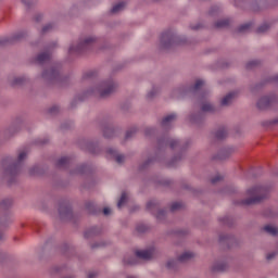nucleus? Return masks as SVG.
Masks as SVG:
<instances>
[{
    "label": "nucleus",
    "mask_w": 278,
    "mask_h": 278,
    "mask_svg": "<svg viewBox=\"0 0 278 278\" xmlns=\"http://www.w3.org/2000/svg\"><path fill=\"white\" fill-rule=\"evenodd\" d=\"M191 144L190 139H179L174 137H168V135H163L157 139L156 146V157H148L144 163L139 165V170H146L155 162L163 163L164 159L162 157L163 153L166 149H170V151H175L176 154L172 157L169 162H165V165L168 168H176L178 164L185 159L187 149H189Z\"/></svg>",
    "instance_id": "nucleus-1"
},
{
    "label": "nucleus",
    "mask_w": 278,
    "mask_h": 278,
    "mask_svg": "<svg viewBox=\"0 0 278 278\" xmlns=\"http://www.w3.org/2000/svg\"><path fill=\"white\" fill-rule=\"evenodd\" d=\"M29 154V150L27 148H23L17 150V156H5L2 159V163H0V168L2 169V176L8 180V184L12 186L16 182L18 175H21L24 166V162L26 161Z\"/></svg>",
    "instance_id": "nucleus-2"
},
{
    "label": "nucleus",
    "mask_w": 278,
    "mask_h": 278,
    "mask_svg": "<svg viewBox=\"0 0 278 278\" xmlns=\"http://www.w3.org/2000/svg\"><path fill=\"white\" fill-rule=\"evenodd\" d=\"M118 84L114 78H106L96 84L94 87L84 91L80 94H77L71 103V108L74 109L77 106L78 102H84L90 96L99 97L100 99H108L111 94L117 91Z\"/></svg>",
    "instance_id": "nucleus-3"
},
{
    "label": "nucleus",
    "mask_w": 278,
    "mask_h": 278,
    "mask_svg": "<svg viewBox=\"0 0 278 278\" xmlns=\"http://www.w3.org/2000/svg\"><path fill=\"white\" fill-rule=\"evenodd\" d=\"M247 193L251 198L238 201L237 205L250 206V205L260 204L262 201H264L265 199L268 198V195L270 193V187L257 185V186H254L253 188L249 189L247 191Z\"/></svg>",
    "instance_id": "nucleus-4"
},
{
    "label": "nucleus",
    "mask_w": 278,
    "mask_h": 278,
    "mask_svg": "<svg viewBox=\"0 0 278 278\" xmlns=\"http://www.w3.org/2000/svg\"><path fill=\"white\" fill-rule=\"evenodd\" d=\"M187 41L188 40L185 36H178L174 29L163 31L160 38L162 49H172L176 46H184L187 43Z\"/></svg>",
    "instance_id": "nucleus-5"
},
{
    "label": "nucleus",
    "mask_w": 278,
    "mask_h": 278,
    "mask_svg": "<svg viewBox=\"0 0 278 278\" xmlns=\"http://www.w3.org/2000/svg\"><path fill=\"white\" fill-rule=\"evenodd\" d=\"M42 79L50 85L65 87L68 84V76H62L59 65H52L49 70H45L41 74Z\"/></svg>",
    "instance_id": "nucleus-6"
},
{
    "label": "nucleus",
    "mask_w": 278,
    "mask_h": 278,
    "mask_svg": "<svg viewBox=\"0 0 278 278\" xmlns=\"http://www.w3.org/2000/svg\"><path fill=\"white\" fill-rule=\"evenodd\" d=\"M96 43H97L96 37L88 36V37L81 38L76 45L73 43L68 48V53L70 55H80V54L87 53L89 51H92Z\"/></svg>",
    "instance_id": "nucleus-7"
},
{
    "label": "nucleus",
    "mask_w": 278,
    "mask_h": 278,
    "mask_svg": "<svg viewBox=\"0 0 278 278\" xmlns=\"http://www.w3.org/2000/svg\"><path fill=\"white\" fill-rule=\"evenodd\" d=\"M204 86V80L198 79L193 86H182L173 90L172 98L182 99L186 96H197Z\"/></svg>",
    "instance_id": "nucleus-8"
},
{
    "label": "nucleus",
    "mask_w": 278,
    "mask_h": 278,
    "mask_svg": "<svg viewBox=\"0 0 278 278\" xmlns=\"http://www.w3.org/2000/svg\"><path fill=\"white\" fill-rule=\"evenodd\" d=\"M216 112L217 108L214 104L203 103L200 112L192 113L190 115V123L197 126H201L205 121V113L215 114Z\"/></svg>",
    "instance_id": "nucleus-9"
},
{
    "label": "nucleus",
    "mask_w": 278,
    "mask_h": 278,
    "mask_svg": "<svg viewBox=\"0 0 278 278\" xmlns=\"http://www.w3.org/2000/svg\"><path fill=\"white\" fill-rule=\"evenodd\" d=\"M13 200L11 198L2 199L0 202V226L8 227L12 223L10 207H12Z\"/></svg>",
    "instance_id": "nucleus-10"
},
{
    "label": "nucleus",
    "mask_w": 278,
    "mask_h": 278,
    "mask_svg": "<svg viewBox=\"0 0 278 278\" xmlns=\"http://www.w3.org/2000/svg\"><path fill=\"white\" fill-rule=\"evenodd\" d=\"M58 213L61 220L75 223V215L67 199L59 202Z\"/></svg>",
    "instance_id": "nucleus-11"
},
{
    "label": "nucleus",
    "mask_w": 278,
    "mask_h": 278,
    "mask_svg": "<svg viewBox=\"0 0 278 278\" xmlns=\"http://www.w3.org/2000/svg\"><path fill=\"white\" fill-rule=\"evenodd\" d=\"M160 206H161V204H160L159 200H150L146 205L147 211L152 213V215H155L157 220L162 222L165 219L166 211L160 210Z\"/></svg>",
    "instance_id": "nucleus-12"
},
{
    "label": "nucleus",
    "mask_w": 278,
    "mask_h": 278,
    "mask_svg": "<svg viewBox=\"0 0 278 278\" xmlns=\"http://www.w3.org/2000/svg\"><path fill=\"white\" fill-rule=\"evenodd\" d=\"M192 252H184L177 257V260H169L166 264V268L170 271H176L178 269V263H187L192 260Z\"/></svg>",
    "instance_id": "nucleus-13"
},
{
    "label": "nucleus",
    "mask_w": 278,
    "mask_h": 278,
    "mask_svg": "<svg viewBox=\"0 0 278 278\" xmlns=\"http://www.w3.org/2000/svg\"><path fill=\"white\" fill-rule=\"evenodd\" d=\"M26 37H27V33L25 30L17 31L11 37H2L0 38V47H7L10 45H14L16 42H21Z\"/></svg>",
    "instance_id": "nucleus-14"
},
{
    "label": "nucleus",
    "mask_w": 278,
    "mask_h": 278,
    "mask_svg": "<svg viewBox=\"0 0 278 278\" xmlns=\"http://www.w3.org/2000/svg\"><path fill=\"white\" fill-rule=\"evenodd\" d=\"M24 123H25V118L23 116H17L12 123V125L4 131V137L7 139H10L15 134L20 132Z\"/></svg>",
    "instance_id": "nucleus-15"
},
{
    "label": "nucleus",
    "mask_w": 278,
    "mask_h": 278,
    "mask_svg": "<svg viewBox=\"0 0 278 278\" xmlns=\"http://www.w3.org/2000/svg\"><path fill=\"white\" fill-rule=\"evenodd\" d=\"M56 47V42H52L49 45L45 51L40 52L36 58L35 62L36 64L42 65L46 64V62H50L52 59V50Z\"/></svg>",
    "instance_id": "nucleus-16"
},
{
    "label": "nucleus",
    "mask_w": 278,
    "mask_h": 278,
    "mask_svg": "<svg viewBox=\"0 0 278 278\" xmlns=\"http://www.w3.org/2000/svg\"><path fill=\"white\" fill-rule=\"evenodd\" d=\"M101 128H102L103 137L105 139H112L117 135V129L113 126V124L110 121L104 119L101 123Z\"/></svg>",
    "instance_id": "nucleus-17"
},
{
    "label": "nucleus",
    "mask_w": 278,
    "mask_h": 278,
    "mask_svg": "<svg viewBox=\"0 0 278 278\" xmlns=\"http://www.w3.org/2000/svg\"><path fill=\"white\" fill-rule=\"evenodd\" d=\"M276 101L277 97L275 94L265 96L258 100L256 106L258 110L265 111L271 108Z\"/></svg>",
    "instance_id": "nucleus-18"
},
{
    "label": "nucleus",
    "mask_w": 278,
    "mask_h": 278,
    "mask_svg": "<svg viewBox=\"0 0 278 278\" xmlns=\"http://www.w3.org/2000/svg\"><path fill=\"white\" fill-rule=\"evenodd\" d=\"M219 243L227 249L233 248L237 244V239L232 235H220Z\"/></svg>",
    "instance_id": "nucleus-19"
},
{
    "label": "nucleus",
    "mask_w": 278,
    "mask_h": 278,
    "mask_svg": "<svg viewBox=\"0 0 278 278\" xmlns=\"http://www.w3.org/2000/svg\"><path fill=\"white\" fill-rule=\"evenodd\" d=\"M92 173V165H87V163H84L83 165H78L75 169L71 170V175H89Z\"/></svg>",
    "instance_id": "nucleus-20"
},
{
    "label": "nucleus",
    "mask_w": 278,
    "mask_h": 278,
    "mask_svg": "<svg viewBox=\"0 0 278 278\" xmlns=\"http://www.w3.org/2000/svg\"><path fill=\"white\" fill-rule=\"evenodd\" d=\"M73 164V160L70 156H63L61 159H59L55 162V168L58 169H68Z\"/></svg>",
    "instance_id": "nucleus-21"
},
{
    "label": "nucleus",
    "mask_w": 278,
    "mask_h": 278,
    "mask_svg": "<svg viewBox=\"0 0 278 278\" xmlns=\"http://www.w3.org/2000/svg\"><path fill=\"white\" fill-rule=\"evenodd\" d=\"M106 154L109 157L114 159L117 164H123L125 162V155L119 154L116 149L109 148L106 149Z\"/></svg>",
    "instance_id": "nucleus-22"
},
{
    "label": "nucleus",
    "mask_w": 278,
    "mask_h": 278,
    "mask_svg": "<svg viewBox=\"0 0 278 278\" xmlns=\"http://www.w3.org/2000/svg\"><path fill=\"white\" fill-rule=\"evenodd\" d=\"M155 249L154 248H150L148 250H137L136 251V256L140 260H151L153 257Z\"/></svg>",
    "instance_id": "nucleus-23"
},
{
    "label": "nucleus",
    "mask_w": 278,
    "mask_h": 278,
    "mask_svg": "<svg viewBox=\"0 0 278 278\" xmlns=\"http://www.w3.org/2000/svg\"><path fill=\"white\" fill-rule=\"evenodd\" d=\"M233 152H235L233 148H224L215 156H213V160L224 161L230 157Z\"/></svg>",
    "instance_id": "nucleus-24"
},
{
    "label": "nucleus",
    "mask_w": 278,
    "mask_h": 278,
    "mask_svg": "<svg viewBox=\"0 0 278 278\" xmlns=\"http://www.w3.org/2000/svg\"><path fill=\"white\" fill-rule=\"evenodd\" d=\"M227 268H229V265L226 261H216L215 263H213L211 270H213V273H223Z\"/></svg>",
    "instance_id": "nucleus-25"
},
{
    "label": "nucleus",
    "mask_w": 278,
    "mask_h": 278,
    "mask_svg": "<svg viewBox=\"0 0 278 278\" xmlns=\"http://www.w3.org/2000/svg\"><path fill=\"white\" fill-rule=\"evenodd\" d=\"M85 210L91 215H99L102 212L101 207L97 206L92 201L85 203Z\"/></svg>",
    "instance_id": "nucleus-26"
},
{
    "label": "nucleus",
    "mask_w": 278,
    "mask_h": 278,
    "mask_svg": "<svg viewBox=\"0 0 278 278\" xmlns=\"http://www.w3.org/2000/svg\"><path fill=\"white\" fill-rule=\"evenodd\" d=\"M86 150L91 154H99L102 151L99 142L96 141H86Z\"/></svg>",
    "instance_id": "nucleus-27"
},
{
    "label": "nucleus",
    "mask_w": 278,
    "mask_h": 278,
    "mask_svg": "<svg viewBox=\"0 0 278 278\" xmlns=\"http://www.w3.org/2000/svg\"><path fill=\"white\" fill-rule=\"evenodd\" d=\"M177 118V114L176 113H172L167 116H165L162 122H161V126L164 129H170L172 127V123Z\"/></svg>",
    "instance_id": "nucleus-28"
},
{
    "label": "nucleus",
    "mask_w": 278,
    "mask_h": 278,
    "mask_svg": "<svg viewBox=\"0 0 278 278\" xmlns=\"http://www.w3.org/2000/svg\"><path fill=\"white\" fill-rule=\"evenodd\" d=\"M101 232H102V229L98 226H94L85 231L84 238H86V239L94 238V237L101 235Z\"/></svg>",
    "instance_id": "nucleus-29"
},
{
    "label": "nucleus",
    "mask_w": 278,
    "mask_h": 278,
    "mask_svg": "<svg viewBox=\"0 0 278 278\" xmlns=\"http://www.w3.org/2000/svg\"><path fill=\"white\" fill-rule=\"evenodd\" d=\"M29 81L28 76H16L12 79L11 86L12 87H22Z\"/></svg>",
    "instance_id": "nucleus-30"
},
{
    "label": "nucleus",
    "mask_w": 278,
    "mask_h": 278,
    "mask_svg": "<svg viewBox=\"0 0 278 278\" xmlns=\"http://www.w3.org/2000/svg\"><path fill=\"white\" fill-rule=\"evenodd\" d=\"M219 223L226 227H233L235 226V218L230 216H224L218 218Z\"/></svg>",
    "instance_id": "nucleus-31"
},
{
    "label": "nucleus",
    "mask_w": 278,
    "mask_h": 278,
    "mask_svg": "<svg viewBox=\"0 0 278 278\" xmlns=\"http://www.w3.org/2000/svg\"><path fill=\"white\" fill-rule=\"evenodd\" d=\"M236 97V92H229L228 94H226L222 102H220V105L222 106H228L229 104L232 103L233 99Z\"/></svg>",
    "instance_id": "nucleus-32"
},
{
    "label": "nucleus",
    "mask_w": 278,
    "mask_h": 278,
    "mask_svg": "<svg viewBox=\"0 0 278 278\" xmlns=\"http://www.w3.org/2000/svg\"><path fill=\"white\" fill-rule=\"evenodd\" d=\"M263 230H264L267 235H269V236H271V237H277V236H278V228L275 227V226L265 225V226L263 227Z\"/></svg>",
    "instance_id": "nucleus-33"
},
{
    "label": "nucleus",
    "mask_w": 278,
    "mask_h": 278,
    "mask_svg": "<svg viewBox=\"0 0 278 278\" xmlns=\"http://www.w3.org/2000/svg\"><path fill=\"white\" fill-rule=\"evenodd\" d=\"M252 25H253V22L243 23V24H241V25L237 28V33H238V34H247V33L250 31Z\"/></svg>",
    "instance_id": "nucleus-34"
},
{
    "label": "nucleus",
    "mask_w": 278,
    "mask_h": 278,
    "mask_svg": "<svg viewBox=\"0 0 278 278\" xmlns=\"http://www.w3.org/2000/svg\"><path fill=\"white\" fill-rule=\"evenodd\" d=\"M228 135V131L225 127H220L216 132H215V139L218 141H222L226 139Z\"/></svg>",
    "instance_id": "nucleus-35"
},
{
    "label": "nucleus",
    "mask_w": 278,
    "mask_h": 278,
    "mask_svg": "<svg viewBox=\"0 0 278 278\" xmlns=\"http://www.w3.org/2000/svg\"><path fill=\"white\" fill-rule=\"evenodd\" d=\"M28 174L29 176H33V177L41 176L43 175V170L39 165H35L28 169Z\"/></svg>",
    "instance_id": "nucleus-36"
},
{
    "label": "nucleus",
    "mask_w": 278,
    "mask_h": 278,
    "mask_svg": "<svg viewBox=\"0 0 278 278\" xmlns=\"http://www.w3.org/2000/svg\"><path fill=\"white\" fill-rule=\"evenodd\" d=\"M230 23H231V20H229V18L218 20V21L215 23V28H216V29L227 28V27H229V24H230Z\"/></svg>",
    "instance_id": "nucleus-37"
},
{
    "label": "nucleus",
    "mask_w": 278,
    "mask_h": 278,
    "mask_svg": "<svg viewBox=\"0 0 278 278\" xmlns=\"http://www.w3.org/2000/svg\"><path fill=\"white\" fill-rule=\"evenodd\" d=\"M273 81H278V75L277 76H271L269 78H266V80H263L262 83L257 84L255 86V90L262 89L267 83H273Z\"/></svg>",
    "instance_id": "nucleus-38"
},
{
    "label": "nucleus",
    "mask_w": 278,
    "mask_h": 278,
    "mask_svg": "<svg viewBox=\"0 0 278 278\" xmlns=\"http://www.w3.org/2000/svg\"><path fill=\"white\" fill-rule=\"evenodd\" d=\"M126 7V2L122 1L116 3L115 5H113V8L111 9V13L116 14L121 11H123Z\"/></svg>",
    "instance_id": "nucleus-39"
},
{
    "label": "nucleus",
    "mask_w": 278,
    "mask_h": 278,
    "mask_svg": "<svg viewBox=\"0 0 278 278\" xmlns=\"http://www.w3.org/2000/svg\"><path fill=\"white\" fill-rule=\"evenodd\" d=\"M271 28V25L267 22L257 27L256 34H266Z\"/></svg>",
    "instance_id": "nucleus-40"
},
{
    "label": "nucleus",
    "mask_w": 278,
    "mask_h": 278,
    "mask_svg": "<svg viewBox=\"0 0 278 278\" xmlns=\"http://www.w3.org/2000/svg\"><path fill=\"white\" fill-rule=\"evenodd\" d=\"M60 112H61V108L58 106V104H53L48 109V115L50 116H56L58 114H60Z\"/></svg>",
    "instance_id": "nucleus-41"
},
{
    "label": "nucleus",
    "mask_w": 278,
    "mask_h": 278,
    "mask_svg": "<svg viewBox=\"0 0 278 278\" xmlns=\"http://www.w3.org/2000/svg\"><path fill=\"white\" fill-rule=\"evenodd\" d=\"M98 76V73L96 71H89L84 74L83 79L84 80H94Z\"/></svg>",
    "instance_id": "nucleus-42"
},
{
    "label": "nucleus",
    "mask_w": 278,
    "mask_h": 278,
    "mask_svg": "<svg viewBox=\"0 0 278 278\" xmlns=\"http://www.w3.org/2000/svg\"><path fill=\"white\" fill-rule=\"evenodd\" d=\"M54 28H55L54 23H48V24H46V25L42 27L41 34H42V35H45V34H50Z\"/></svg>",
    "instance_id": "nucleus-43"
},
{
    "label": "nucleus",
    "mask_w": 278,
    "mask_h": 278,
    "mask_svg": "<svg viewBox=\"0 0 278 278\" xmlns=\"http://www.w3.org/2000/svg\"><path fill=\"white\" fill-rule=\"evenodd\" d=\"M237 192H238V189L235 186H227L222 191V193L224 194H235Z\"/></svg>",
    "instance_id": "nucleus-44"
},
{
    "label": "nucleus",
    "mask_w": 278,
    "mask_h": 278,
    "mask_svg": "<svg viewBox=\"0 0 278 278\" xmlns=\"http://www.w3.org/2000/svg\"><path fill=\"white\" fill-rule=\"evenodd\" d=\"M261 64H262V62L260 60H252L247 63V70H253V68L260 66Z\"/></svg>",
    "instance_id": "nucleus-45"
},
{
    "label": "nucleus",
    "mask_w": 278,
    "mask_h": 278,
    "mask_svg": "<svg viewBox=\"0 0 278 278\" xmlns=\"http://www.w3.org/2000/svg\"><path fill=\"white\" fill-rule=\"evenodd\" d=\"M124 264L128 265V266H134L137 264V261H136L135 256H125Z\"/></svg>",
    "instance_id": "nucleus-46"
},
{
    "label": "nucleus",
    "mask_w": 278,
    "mask_h": 278,
    "mask_svg": "<svg viewBox=\"0 0 278 278\" xmlns=\"http://www.w3.org/2000/svg\"><path fill=\"white\" fill-rule=\"evenodd\" d=\"M160 92V89L157 87H152V90H150L147 93V99L152 100L153 98L156 97V94Z\"/></svg>",
    "instance_id": "nucleus-47"
},
{
    "label": "nucleus",
    "mask_w": 278,
    "mask_h": 278,
    "mask_svg": "<svg viewBox=\"0 0 278 278\" xmlns=\"http://www.w3.org/2000/svg\"><path fill=\"white\" fill-rule=\"evenodd\" d=\"M137 132H138V127H131L130 129H128L125 137L126 140H129L130 138H132Z\"/></svg>",
    "instance_id": "nucleus-48"
},
{
    "label": "nucleus",
    "mask_w": 278,
    "mask_h": 278,
    "mask_svg": "<svg viewBox=\"0 0 278 278\" xmlns=\"http://www.w3.org/2000/svg\"><path fill=\"white\" fill-rule=\"evenodd\" d=\"M127 201V193H122V197H119V200L117 201V208L121 210L123 207V205L126 203Z\"/></svg>",
    "instance_id": "nucleus-49"
},
{
    "label": "nucleus",
    "mask_w": 278,
    "mask_h": 278,
    "mask_svg": "<svg viewBox=\"0 0 278 278\" xmlns=\"http://www.w3.org/2000/svg\"><path fill=\"white\" fill-rule=\"evenodd\" d=\"M136 230L138 233H146L149 230V226L146 224H138Z\"/></svg>",
    "instance_id": "nucleus-50"
},
{
    "label": "nucleus",
    "mask_w": 278,
    "mask_h": 278,
    "mask_svg": "<svg viewBox=\"0 0 278 278\" xmlns=\"http://www.w3.org/2000/svg\"><path fill=\"white\" fill-rule=\"evenodd\" d=\"M22 4L27 9H30L33 5L37 3V0H21Z\"/></svg>",
    "instance_id": "nucleus-51"
},
{
    "label": "nucleus",
    "mask_w": 278,
    "mask_h": 278,
    "mask_svg": "<svg viewBox=\"0 0 278 278\" xmlns=\"http://www.w3.org/2000/svg\"><path fill=\"white\" fill-rule=\"evenodd\" d=\"M72 251H73V249L67 243H64L63 245H61V252L63 254L67 255Z\"/></svg>",
    "instance_id": "nucleus-52"
},
{
    "label": "nucleus",
    "mask_w": 278,
    "mask_h": 278,
    "mask_svg": "<svg viewBox=\"0 0 278 278\" xmlns=\"http://www.w3.org/2000/svg\"><path fill=\"white\" fill-rule=\"evenodd\" d=\"M181 207H182V203L181 202H174L170 205V212L179 211Z\"/></svg>",
    "instance_id": "nucleus-53"
},
{
    "label": "nucleus",
    "mask_w": 278,
    "mask_h": 278,
    "mask_svg": "<svg viewBox=\"0 0 278 278\" xmlns=\"http://www.w3.org/2000/svg\"><path fill=\"white\" fill-rule=\"evenodd\" d=\"M49 138L48 137H43V138H39V139H37L36 140V144H38V146H45V144H47V143H49Z\"/></svg>",
    "instance_id": "nucleus-54"
},
{
    "label": "nucleus",
    "mask_w": 278,
    "mask_h": 278,
    "mask_svg": "<svg viewBox=\"0 0 278 278\" xmlns=\"http://www.w3.org/2000/svg\"><path fill=\"white\" fill-rule=\"evenodd\" d=\"M155 131H156L155 128L148 127L144 129V136H147V137L153 136L155 134Z\"/></svg>",
    "instance_id": "nucleus-55"
},
{
    "label": "nucleus",
    "mask_w": 278,
    "mask_h": 278,
    "mask_svg": "<svg viewBox=\"0 0 278 278\" xmlns=\"http://www.w3.org/2000/svg\"><path fill=\"white\" fill-rule=\"evenodd\" d=\"M73 126V122L68 121V122H65L64 124H61V130H67L70 128H72Z\"/></svg>",
    "instance_id": "nucleus-56"
},
{
    "label": "nucleus",
    "mask_w": 278,
    "mask_h": 278,
    "mask_svg": "<svg viewBox=\"0 0 278 278\" xmlns=\"http://www.w3.org/2000/svg\"><path fill=\"white\" fill-rule=\"evenodd\" d=\"M175 235L177 237H185L188 235V230L187 229H177V230H175Z\"/></svg>",
    "instance_id": "nucleus-57"
},
{
    "label": "nucleus",
    "mask_w": 278,
    "mask_h": 278,
    "mask_svg": "<svg viewBox=\"0 0 278 278\" xmlns=\"http://www.w3.org/2000/svg\"><path fill=\"white\" fill-rule=\"evenodd\" d=\"M224 179V176L222 175H216L215 177L211 178V184L215 185L217 184L218 181H222Z\"/></svg>",
    "instance_id": "nucleus-58"
},
{
    "label": "nucleus",
    "mask_w": 278,
    "mask_h": 278,
    "mask_svg": "<svg viewBox=\"0 0 278 278\" xmlns=\"http://www.w3.org/2000/svg\"><path fill=\"white\" fill-rule=\"evenodd\" d=\"M219 8L218 7H211L210 11H208V15L214 16L218 13Z\"/></svg>",
    "instance_id": "nucleus-59"
},
{
    "label": "nucleus",
    "mask_w": 278,
    "mask_h": 278,
    "mask_svg": "<svg viewBox=\"0 0 278 278\" xmlns=\"http://www.w3.org/2000/svg\"><path fill=\"white\" fill-rule=\"evenodd\" d=\"M264 215L267 216V217H275V214L273 212L271 208H267L265 212H264Z\"/></svg>",
    "instance_id": "nucleus-60"
},
{
    "label": "nucleus",
    "mask_w": 278,
    "mask_h": 278,
    "mask_svg": "<svg viewBox=\"0 0 278 278\" xmlns=\"http://www.w3.org/2000/svg\"><path fill=\"white\" fill-rule=\"evenodd\" d=\"M104 245H108V243H105V242H97L94 244H91V249H97V248H101V247H104Z\"/></svg>",
    "instance_id": "nucleus-61"
},
{
    "label": "nucleus",
    "mask_w": 278,
    "mask_h": 278,
    "mask_svg": "<svg viewBox=\"0 0 278 278\" xmlns=\"http://www.w3.org/2000/svg\"><path fill=\"white\" fill-rule=\"evenodd\" d=\"M277 256V252H270L266 255L267 261H271Z\"/></svg>",
    "instance_id": "nucleus-62"
},
{
    "label": "nucleus",
    "mask_w": 278,
    "mask_h": 278,
    "mask_svg": "<svg viewBox=\"0 0 278 278\" xmlns=\"http://www.w3.org/2000/svg\"><path fill=\"white\" fill-rule=\"evenodd\" d=\"M111 213H112V210H111L110 207H104V208H103V214H104L105 216L111 215Z\"/></svg>",
    "instance_id": "nucleus-63"
},
{
    "label": "nucleus",
    "mask_w": 278,
    "mask_h": 278,
    "mask_svg": "<svg viewBox=\"0 0 278 278\" xmlns=\"http://www.w3.org/2000/svg\"><path fill=\"white\" fill-rule=\"evenodd\" d=\"M159 185H163V186H167L168 185V180H164V179H160L156 181Z\"/></svg>",
    "instance_id": "nucleus-64"
}]
</instances>
